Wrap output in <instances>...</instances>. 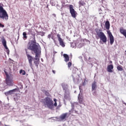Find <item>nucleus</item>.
Returning <instances> with one entry per match:
<instances>
[{
    "mask_svg": "<svg viewBox=\"0 0 126 126\" xmlns=\"http://www.w3.org/2000/svg\"><path fill=\"white\" fill-rule=\"evenodd\" d=\"M113 63V62H112V61L110 62V63Z\"/></svg>",
    "mask_w": 126,
    "mask_h": 126,
    "instance_id": "72a5a7b5",
    "label": "nucleus"
},
{
    "mask_svg": "<svg viewBox=\"0 0 126 126\" xmlns=\"http://www.w3.org/2000/svg\"><path fill=\"white\" fill-rule=\"evenodd\" d=\"M41 61H42V62H43V59H41Z\"/></svg>",
    "mask_w": 126,
    "mask_h": 126,
    "instance_id": "f704fd0d",
    "label": "nucleus"
},
{
    "mask_svg": "<svg viewBox=\"0 0 126 126\" xmlns=\"http://www.w3.org/2000/svg\"><path fill=\"white\" fill-rule=\"evenodd\" d=\"M45 94L46 95V96H47L48 97H49L51 95L50 94V93H49V92H48L47 91H45Z\"/></svg>",
    "mask_w": 126,
    "mask_h": 126,
    "instance_id": "5701e85b",
    "label": "nucleus"
},
{
    "mask_svg": "<svg viewBox=\"0 0 126 126\" xmlns=\"http://www.w3.org/2000/svg\"><path fill=\"white\" fill-rule=\"evenodd\" d=\"M107 33L109 37L110 45H113L115 42V38H114V36H113V34L110 31H108Z\"/></svg>",
    "mask_w": 126,
    "mask_h": 126,
    "instance_id": "1a4fd4ad",
    "label": "nucleus"
},
{
    "mask_svg": "<svg viewBox=\"0 0 126 126\" xmlns=\"http://www.w3.org/2000/svg\"><path fill=\"white\" fill-rule=\"evenodd\" d=\"M66 116H67L66 113H65V114H63V115L61 116V120H64V119H65V118H66Z\"/></svg>",
    "mask_w": 126,
    "mask_h": 126,
    "instance_id": "aec40b11",
    "label": "nucleus"
},
{
    "mask_svg": "<svg viewBox=\"0 0 126 126\" xmlns=\"http://www.w3.org/2000/svg\"><path fill=\"white\" fill-rule=\"evenodd\" d=\"M69 10L70 13L71 14L72 17H73V18H75L76 17L77 12H76L75 11V10L73 9V5L71 4L69 5Z\"/></svg>",
    "mask_w": 126,
    "mask_h": 126,
    "instance_id": "6e6552de",
    "label": "nucleus"
},
{
    "mask_svg": "<svg viewBox=\"0 0 126 126\" xmlns=\"http://www.w3.org/2000/svg\"><path fill=\"white\" fill-rule=\"evenodd\" d=\"M20 73L21 74L23 75H25V74H26V72H25V70H22V69H21L20 70Z\"/></svg>",
    "mask_w": 126,
    "mask_h": 126,
    "instance_id": "412c9836",
    "label": "nucleus"
},
{
    "mask_svg": "<svg viewBox=\"0 0 126 126\" xmlns=\"http://www.w3.org/2000/svg\"><path fill=\"white\" fill-rule=\"evenodd\" d=\"M54 101L55 103H54V104H53V107H54V106L55 107H57V106H58V103H57V99L54 98Z\"/></svg>",
    "mask_w": 126,
    "mask_h": 126,
    "instance_id": "4be33fe9",
    "label": "nucleus"
},
{
    "mask_svg": "<svg viewBox=\"0 0 126 126\" xmlns=\"http://www.w3.org/2000/svg\"><path fill=\"white\" fill-rule=\"evenodd\" d=\"M123 104H124V105H126V102H124Z\"/></svg>",
    "mask_w": 126,
    "mask_h": 126,
    "instance_id": "2f4dec72",
    "label": "nucleus"
},
{
    "mask_svg": "<svg viewBox=\"0 0 126 126\" xmlns=\"http://www.w3.org/2000/svg\"><path fill=\"white\" fill-rule=\"evenodd\" d=\"M0 27H1L2 28H3V27H4V26L2 24H1V23H0Z\"/></svg>",
    "mask_w": 126,
    "mask_h": 126,
    "instance_id": "bb28decb",
    "label": "nucleus"
},
{
    "mask_svg": "<svg viewBox=\"0 0 126 126\" xmlns=\"http://www.w3.org/2000/svg\"><path fill=\"white\" fill-rule=\"evenodd\" d=\"M95 94H96V93H95V92H94V93H93V95H94Z\"/></svg>",
    "mask_w": 126,
    "mask_h": 126,
    "instance_id": "7c9ffc66",
    "label": "nucleus"
},
{
    "mask_svg": "<svg viewBox=\"0 0 126 126\" xmlns=\"http://www.w3.org/2000/svg\"><path fill=\"white\" fill-rule=\"evenodd\" d=\"M0 18L2 19H8V15L5 10L3 9L2 6L0 5Z\"/></svg>",
    "mask_w": 126,
    "mask_h": 126,
    "instance_id": "20e7f679",
    "label": "nucleus"
},
{
    "mask_svg": "<svg viewBox=\"0 0 126 126\" xmlns=\"http://www.w3.org/2000/svg\"><path fill=\"white\" fill-rule=\"evenodd\" d=\"M105 28L107 30H109L110 29V22H109V21H107L105 22Z\"/></svg>",
    "mask_w": 126,
    "mask_h": 126,
    "instance_id": "dca6fc26",
    "label": "nucleus"
},
{
    "mask_svg": "<svg viewBox=\"0 0 126 126\" xmlns=\"http://www.w3.org/2000/svg\"><path fill=\"white\" fill-rule=\"evenodd\" d=\"M6 74V79H5V83L8 85V86H13V80L11 76H9L7 73H5Z\"/></svg>",
    "mask_w": 126,
    "mask_h": 126,
    "instance_id": "39448f33",
    "label": "nucleus"
},
{
    "mask_svg": "<svg viewBox=\"0 0 126 126\" xmlns=\"http://www.w3.org/2000/svg\"><path fill=\"white\" fill-rule=\"evenodd\" d=\"M23 36L24 40H26V39H27V33L26 32H24L23 33Z\"/></svg>",
    "mask_w": 126,
    "mask_h": 126,
    "instance_id": "6ab92c4d",
    "label": "nucleus"
},
{
    "mask_svg": "<svg viewBox=\"0 0 126 126\" xmlns=\"http://www.w3.org/2000/svg\"><path fill=\"white\" fill-rule=\"evenodd\" d=\"M16 89H13L12 90H11L9 91V92H15V91H16Z\"/></svg>",
    "mask_w": 126,
    "mask_h": 126,
    "instance_id": "a878e982",
    "label": "nucleus"
},
{
    "mask_svg": "<svg viewBox=\"0 0 126 126\" xmlns=\"http://www.w3.org/2000/svg\"><path fill=\"white\" fill-rule=\"evenodd\" d=\"M57 37L60 46H62L63 48H64V47H65V44H64V42H63V39L61 38V35L59 34H57Z\"/></svg>",
    "mask_w": 126,
    "mask_h": 126,
    "instance_id": "9d476101",
    "label": "nucleus"
},
{
    "mask_svg": "<svg viewBox=\"0 0 126 126\" xmlns=\"http://www.w3.org/2000/svg\"><path fill=\"white\" fill-rule=\"evenodd\" d=\"M107 70L108 72H113L114 71V65L113 64L108 65Z\"/></svg>",
    "mask_w": 126,
    "mask_h": 126,
    "instance_id": "9b49d317",
    "label": "nucleus"
},
{
    "mask_svg": "<svg viewBox=\"0 0 126 126\" xmlns=\"http://www.w3.org/2000/svg\"><path fill=\"white\" fill-rule=\"evenodd\" d=\"M52 72L55 74L56 73V71L54 70H52Z\"/></svg>",
    "mask_w": 126,
    "mask_h": 126,
    "instance_id": "c85d7f7f",
    "label": "nucleus"
},
{
    "mask_svg": "<svg viewBox=\"0 0 126 126\" xmlns=\"http://www.w3.org/2000/svg\"><path fill=\"white\" fill-rule=\"evenodd\" d=\"M19 85H20V89H22V88H23V85H22V84L21 83H19Z\"/></svg>",
    "mask_w": 126,
    "mask_h": 126,
    "instance_id": "393cba45",
    "label": "nucleus"
},
{
    "mask_svg": "<svg viewBox=\"0 0 126 126\" xmlns=\"http://www.w3.org/2000/svg\"><path fill=\"white\" fill-rule=\"evenodd\" d=\"M97 87V82L96 81H94L92 85V90L94 91V90H96V88Z\"/></svg>",
    "mask_w": 126,
    "mask_h": 126,
    "instance_id": "ddd939ff",
    "label": "nucleus"
},
{
    "mask_svg": "<svg viewBox=\"0 0 126 126\" xmlns=\"http://www.w3.org/2000/svg\"><path fill=\"white\" fill-rule=\"evenodd\" d=\"M63 57L64 58L65 62H67L69 61V57L67 55V54H63Z\"/></svg>",
    "mask_w": 126,
    "mask_h": 126,
    "instance_id": "2eb2a0df",
    "label": "nucleus"
},
{
    "mask_svg": "<svg viewBox=\"0 0 126 126\" xmlns=\"http://www.w3.org/2000/svg\"><path fill=\"white\" fill-rule=\"evenodd\" d=\"M95 38L98 40L100 39L99 43L101 44H106L107 43V36L105 33L101 31V30L97 29L95 30Z\"/></svg>",
    "mask_w": 126,
    "mask_h": 126,
    "instance_id": "f03ea898",
    "label": "nucleus"
},
{
    "mask_svg": "<svg viewBox=\"0 0 126 126\" xmlns=\"http://www.w3.org/2000/svg\"><path fill=\"white\" fill-rule=\"evenodd\" d=\"M3 31H5V29L3 30Z\"/></svg>",
    "mask_w": 126,
    "mask_h": 126,
    "instance_id": "c9c22d12",
    "label": "nucleus"
},
{
    "mask_svg": "<svg viewBox=\"0 0 126 126\" xmlns=\"http://www.w3.org/2000/svg\"><path fill=\"white\" fill-rule=\"evenodd\" d=\"M117 69L119 71H123L124 70V69L123 68V66L121 65L117 66Z\"/></svg>",
    "mask_w": 126,
    "mask_h": 126,
    "instance_id": "a211bd4d",
    "label": "nucleus"
},
{
    "mask_svg": "<svg viewBox=\"0 0 126 126\" xmlns=\"http://www.w3.org/2000/svg\"><path fill=\"white\" fill-rule=\"evenodd\" d=\"M42 33L43 34V33H44V32H39V34H40V33Z\"/></svg>",
    "mask_w": 126,
    "mask_h": 126,
    "instance_id": "c756f323",
    "label": "nucleus"
},
{
    "mask_svg": "<svg viewBox=\"0 0 126 126\" xmlns=\"http://www.w3.org/2000/svg\"><path fill=\"white\" fill-rule=\"evenodd\" d=\"M123 104H124V105H126V102H124Z\"/></svg>",
    "mask_w": 126,
    "mask_h": 126,
    "instance_id": "473e14b6",
    "label": "nucleus"
},
{
    "mask_svg": "<svg viewBox=\"0 0 126 126\" xmlns=\"http://www.w3.org/2000/svg\"><path fill=\"white\" fill-rule=\"evenodd\" d=\"M89 60H90V58H89Z\"/></svg>",
    "mask_w": 126,
    "mask_h": 126,
    "instance_id": "e433bc0d",
    "label": "nucleus"
},
{
    "mask_svg": "<svg viewBox=\"0 0 126 126\" xmlns=\"http://www.w3.org/2000/svg\"><path fill=\"white\" fill-rule=\"evenodd\" d=\"M27 48L28 50L31 51L32 54H35V61L33 63L35 66L38 67L40 63V54H41V48L39 43H37L36 39L34 38L33 40H31V42L28 43Z\"/></svg>",
    "mask_w": 126,
    "mask_h": 126,
    "instance_id": "f257e3e1",
    "label": "nucleus"
},
{
    "mask_svg": "<svg viewBox=\"0 0 126 126\" xmlns=\"http://www.w3.org/2000/svg\"><path fill=\"white\" fill-rule=\"evenodd\" d=\"M78 99V102L79 104H82L83 103L84 99H83V96L82 95V94H79Z\"/></svg>",
    "mask_w": 126,
    "mask_h": 126,
    "instance_id": "f8f14e48",
    "label": "nucleus"
},
{
    "mask_svg": "<svg viewBox=\"0 0 126 126\" xmlns=\"http://www.w3.org/2000/svg\"><path fill=\"white\" fill-rule=\"evenodd\" d=\"M69 10L70 13L71 14L72 17H73V18H75L76 17L77 12H76L75 11V10L73 9V5L71 4L69 5Z\"/></svg>",
    "mask_w": 126,
    "mask_h": 126,
    "instance_id": "0eeeda50",
    "label": "nucleus"
},
{
    "mask_svg": "<svg viewBox=\"0 0 126 126\" xmlns=\"http://www.w3.org/2000/svg\"><path fill=\"white\" fill-rule=\"evenodd\" d=\"M79 7L81 6H84V5H85L86 3L84 2L83 0H81L79 2Z\"/></svg>",
    "mask_w": 126,
    "mask_h": 126,
    "instance_id": "f3484780",
    "label": "nucleus"
},
{
    "mask_svg": "<svg viewBox=\"0 0 126 126\" xmlns=\"http://www.w3.org/2000/svg\"><path fill=\"white\" fill-rule=\"evenodd\" d=\"M2 44L6 50H8V48L6 46V40L5 39L2 40Z\"/></svg>",
    "mask_w": 126,
    "mask_h": 126,
    "instance_id": "4468645a",
    "label": "nucleus"
},
{
    "mask_svg": "<svg viewBox=\"0 0 126 126\" xmlns=\"http://www.w3.org/2000/svg\"><path fill=\"white\" fill-rule=\"evenodd\" d=\"M43 103L45 107H47L48 109H53L54 108V102L53 99L51 97H46L43 100Z\"/></svg>",
    "mask_w": 126,
    "mask_h": 126,
    "instance_id": "7ed1b4c3",
    "label": "nucleus"
},
{
    "mask_svg": "<svg viewBox=\"0 0 126 126\" xmlns=\"http://www.w3.org/2000/svg\"><path fill=\"white\" fill-rule=\"evenodd\" d=\"M51 34H49V35H48V38L49 39H51Z\"/></svg>",
    "mask_w": 126,
    "mask_h": 126,
    "instance_id": "cd10ccee",
    "label": "nucleus"
},
{
    "mask_svg": "<svg viewBox=\"0 0 126 126\" xmlns=\"http://www.w3.org/2000/svg\"><path fill=\"white\" fill-rule=\"evenodd\" d=\"M25 51H26L27 58L28 60L29 63L30 64V66L31 67V68H33L32 62L34 60V58L31 55L28 54V52L27 51V49H26Z\"/></svg>",
    "mask_w": 126,
    "mask_h": 126,
    "instance_id": "423d86ee",
    "label": "nucleus"
},
{
    "mask_svg": "<svg viewBox=\"0 0 126 126\" xmlns=\"http://www.w3.org/2000/svg\"><path fill=\"white\" fill-rule=\"evenodd\" d=\"M72 64V63H71V62H69L67 64L68 67L69 68V67L71 66Z\"/></svg>",
    "mask_w": 126,
    "mask_h": 126,
    "instance_id": "b1692460",
    "label": "nucleus"
}]
</instances>
